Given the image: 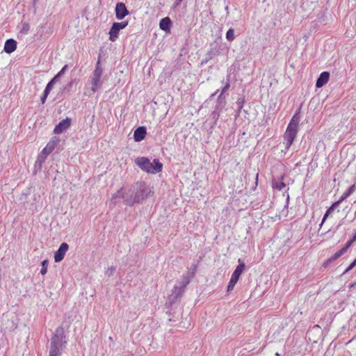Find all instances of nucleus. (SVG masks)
<instances>
[{"mask_svg": "<svg viewBox=\"0 0 356 356\" xmlns=\"http://www.w3.org/2000/svg\"><path fill=\"white\" fill-rule=\"evenodd\" d=\"M56 79V76H54L47 85L45 89H44V92H46V94H49L50 91L52 89V86H53V83L54 82L55 79Z\"/></svg>", "mask_w": 356, "mask_h": 356, "instance_id": "6ab92c4d", "label": "nucleus"}, {"mask_svg": "<svg viewBox=\"0 0 356 356\" xmlns=\"http://www.w3.org/2000/svg\"><path fill=\"white\" fill-rule=\"evenodd\" d=\"M245 264H243V263L240 264L238 266H237V267L234 270V273L232 275V277H234V279H236L237 280H238L241 275L242 274V273L243 272V270L245 269Z\"/></svg>", "mask_w": 356, "mask_h": 356, "instance_id": "ddd939ff", "label": "nucleus"}, {"mask_svg": "<svg viewBox=\"0 0 356 356\" xmlns=\"http://www.w3.org/2000/svg\"><path fill=\"white\" fill-rule=\"evenodd\" d=\"M91 84H92V92H95L100 86V79L96 77H92L91 79Z\"/></svg>", "mask_w": 356, "mask_h": 356, "instance_id": "4468645a", "label": "nucleus"}, {"mask_svg": "<svg viewBox=\"0 0 356 356\" xmlns=\"http://www.w3.org/2000/svg\"><path fill=\"white\" fill-rule=\"evenodd\" d=\"M59 355V348L56 343H51L49 355L58 356Z\"/></svg>", "mask_w": 356, "mask_h": 356, "instance_id": "dca6fc26", "label": "nucleus"}, {"mask_svg": "<svg viewBox=\"0 0 356 356\" xmlns=\"http://www.w3.org/2000/svg\"><path fill=\"white\" fill-rule=\"evenodd\" d=\"M47 265H48V260L45 259L42 262V268L40 270V273L42 275H44L47 272Z\"/></svg>", "mask_w": 356, "mask_h": 356, "instance_id": "412c9836", "label": "nucleus"}, {"mask_svg": "<svg viewBox=\"0 0 356 356\" xmlns=\"http://www.w3.org/2000/svg\"><path fill=\"white\" fill-rule=\"evenodd\" d=\"M355 285H356V282L352 283V284L350 285V288H353V287H354Z\"/></svg>", "mask_w": 356, "mask_h": 356, "instance_id": "2f4dec72", "label": "nucleus"}, {"mask_svg": "<svg viewBox=\"0 0 356 356\" xmlns=\"http://www.w3.org/2000/svg\"><path fill=\"white\" fill-rule=\"evenodd\" d=\"M353 262L356 264V259L353 261Z\"/></svg>", "mask_w": 356, "mask_h": 356, "instance_id": "72a5a7b5", "label": "nucleus"}, {"mask_svg": "<svg viewBox=\"0 0 356 356\" xmlns=\"http://www.w3.org/2000/svg\"><path fill=\"white\" fill-rule=\"evenodd\" d=\"M244 99H240L237 101L236 104L238 105V114H239L243 107V104H244Z\"/></svg>", "mask_w": 356, "mask_h": 356, "instance_id": "b1692460", "label": "nucleus"}, {"mask_svg": "<svg viewBox=\"0 0 356 356\" xmlns=\"http://www.w3.org/2000/svg\"><path fill=\"white\" fill-rule=\"evenodd\" d=\"M299 124V118L298 114H296L293 116L284 134V140L285 144V147L286 149H289L291 145L293 144L297 133H298V127Z\"/></svg>", "mask_w": 356, "mask_h": 356, "instance_id": "f03ea898", "label": "nucleus"}, {"mask_svg": "<svg viewBox=\"0 0 356 356\" xmlns=\"http://www.w3.org/2000/svg\"><path fill=\"white\" fill-rule=\"evenodd\" d=\"M17 48V42L13 39H8L4 44V51L8 54L15 51Z\"/></svg>", "mask_w": 356, "mask_h": 356, "instance_id": "9b49d317", "label": "nucleus"}, {"mask_svg": "<svg viewBox=\"0 0 356 356\" xmlns=\"http://www.w3.org/2000/svg\"><path fill=\"white\" fill-rule=\"evenodd\" d=\"M230 87V84H229V82H227L225 86L223 87V88L222 89V92H221V94H223L224 92H225Z\"/></svg>", "mask_w": 356, "mask_h": 356, "instance_id": "a878e982", "label": "nucleus"}, {"mask_svg": "<svg viewBox=\"0 0 356 356\" xmlns=\"http://www.w3.org/2000/svg\"><path fill=\"white\" fill-rule=\"evenodd\" d=\"M102 74V71L101 68L99 67V62L98 61L97 63V66L95 67V70L93 72V77L101 79V76Z\"/></svg>", "mask_w": 356, "mask_h": 356, "instance_id": "f3484780", "label": "nucleus"}, {"mask_svg": "<svg viewBox=\"0 0 356 356\" xmlns=\"http://www.w3.org/2000/svg\"><path fill=\"white\" fill-rule=\"evenodd\" d=\"M172 22L170 19L168 17H165L159 22V27L161 30L165 31L166 33L170 32V25Z\"/></svg>", "mask_w": 356, "mask_h": 356, "instance_id": "f8f14e48", "label": "nucleus"}, {"mask_svg": "<svg viewBox=\"0 0 356 356\" xmlns=\"http://www.w3.org/2000/svg\"><path fill=\"white\" fill-rule=\"evenodd\" d=\"M353 262L356 264V259L353 261Z\"/></svg>", "mask_w": 356, "mask_h": 356, "instance_id": "473e14b6", "label": "nucleus"}, {"mask_svg": "<svg viewBox=\"0 0 356 356\" xmlns=\"http://www.w3.org/2000/svg\"><path fill=\"white\" fill-rule=\"evenodd\" d=\"M129 15V11L124 3H118L115 6V17L118 19H122Z\"/></svg>", "mask_w": 356, "mask_h": 356, "instance_id": "6e6552de", "label": "nucleus"}, {"mask_svg": "<svg viewBox=\"0 0 356 356\" xmlns=\"http://www.w3.org/2000/svg\"><path fill=\"white\" fill-rule=\"evenodd\" d=\"M226 38L229 41L234 40V31L233 29H229L226 33Z\"/></svg>", "mask_w": 356, "mask_h": 356, "instance_id": "aec40b11", "label": "nucleus"}, {"mask_svg": "<svg viewBox=\"0 0 356 356\" xmlns=\"http://www.w3.org/2000/svg\"><path fill=\"white\" fill-rule=\"evenodd\" d=\"M59 140L56 137H52L49 142L47 143L45 147H44L41 152L40 156L45 159L47 156L50 154L54 149H55L56 146L57 145Z\"/></svg>", "mask_w": 356, "mask_h": 356, "instance_id": "39448f33", "label": "nucleus"}, {"mask_svg": "<svg viewBox=\"0 0 356 356\" xmlns=\"http://www.w3.org/2000/svg\"><path fill=\"white\" fill-rule=\"evenodd\" d=\"M356 241V232H355V234H353V237L351 239H350L347 243H346V246L349 248L352 244Z\"/></svg>", "mask_w": 356, "mask_h": 356, "instance_id": "5701e85b", "label": "nucleus"}, {"mask_svg": "<svg viewBox=\"0 0 356 356\" xmlns=\"http://www.w3.org/2000/svg\"><path fill=\"white\" fill-rule=\"evenodd\" d=\"M274 187L279 191H282L286 187V184L283 181H280L276 183Z\"/></svg>", "mask_w": 356, "mask_h": 356, "instance_id": "4be33fe9", "label": "nucleus"}, {"mask_svg": "<svg viewBox=\"0 0 356 356\" xmlns=\"http://www.w3.org/2000/svg\"><path fill=\"white\" fill-rule=\"evenodd\" d=\"M29 26L27 24H24L23 26V29L25 30L26 31H27L29 30Z\"/></svg>", "mask_w": 356, "mask_h": 356, "instance_id": "7c9ffc66", "label": "nucleus"}, {"mask_svg": "<svg viewBox=\"0 0 356 356\" xmlns=\"http://www.w3.org/2000/svg\"><path fill=\"white\" fill-rule=\"evenodd\" d=\"M128 24V21L114 22L109 31V40L112 42H115L118 38L120 31L127 27Z\"/></svg>", "mask_w": 356, "mask_h": 356, "instance_id": "7ed1b4c3", "label": "nucleus"}, {"mask_svg": "<svg viewBox=\"0 0 356 356\" xmlns=\"http://www.w3.org/2000/svg\"><path fill=\"white\" fill-rule=\"evenodd\" d=\"M135 163L143 170L148 174H156L162 171L163 164L159 159H154L151 163L147 157H137Z\"/></svg>", "mask_w": 356, "mask_h": 356, "instance_id": "f257e3e1", "label": "nucleus"}, {"mask_svg": "<svg viewBox=\"0 0 356 356\" xmlns=\"http://www.w3.org/2000/svg\"><path fill=\"white\" fill-rule=\"evenodd\" d=\"M355 266H356V264L353 261V262L349 265V266L346 269V270L343 272V274L347 273L348 271H350V270H352V269H353Z\"/></svg>", "mask_w": 356, "mask_h": 356, "instance_id": "393cba45", "label": "nucleus"}, {"mask_svg": "<svg viewBox=\"0 0 356 356\" xmlns=\"http://www.w3.org/2000/svg\"><path fill=\"white\" fill-rule=\"evenodd\" d=\"M66 68H67V65H65V66L62 68V70H61L58 73V74H57L56 76V77L60 76L62 74H63V73H64V72H65V70H66Z\"/></svg>", "mask_w": 356, "mask_h": 356, "instance_id": "c85d7f7f", "label": "nucleus"}, {"mask_svg": "<svg viewBox=\"0 0 356 356\" xmlns=\"http://www.w3.org/2000/svg\"><path fill=\"white\" fill-rule=\"evenodd\" d=\"M237 282L238 280L236 279H234V277H231V279L227 286V291H232Z\"/></svg>", "mask_w": 356, "mask_h": 356, "instance_id": "a211bd4d", "label": "nucleus"}, {"mask_svg": "<svg viewBox=\"0 0 356 356\" xmlns=\"http://www.w3.org/2000/svg\"><path fill=\"white\" fill-rule=\"evenodd\" d=\"M330 79V73L328 72H323L319 77L318 78L316 83V87L318 88H320L323 87L324 85H325Z\"/></svg>", "mask_w": 356, "mask_h": 356, "instance_id": "9d476101", "label": "nucleus"}, {"mask_svg": "<svg viewBox=\"0 0 356 356\" xmlns=\"http://www.w3.org/2000/svg\"><path fill=\"white\" fill-rule=\"evenodd\" d=\"M71 122L72 120L70 118H66L65 119L63 120L58 123V124L55 127L54 133L56 134H60L63 133L70 127L71 125Z\"/></svg>", "mask_w": 356, "mask_h": 356, "instance_id": "0eeeda50", "label": "nucleus"}, {"mask_svg": "<svg viewBox=\"0 0 356 356\" xmlns=\"http://www.w3.org/2000/svg\"><path fill=\"white\" fill-rule=\"evenodd\" d=\"M48 95H49L46 94V92H43V95H42V96L41 97V102H42V104L45 103L46 99H47Z\"/></svg>", "mask_w": 356, "mask_h": 356, "instance_id": "bb28decb", "label": "nucleus"}, {"mask_svg": "<svg viewBox=\"0 0 356 356\" xmlns=\"http://www.w3.org/2000/svg\"><path fill=\"white\" fill-rule=\"evenodd\" d=\"M348 249V248L346 246H345L344 248H341L340 250L336 252L331 257V260H333V261H334L335 260L339 259L340 257H341L343 254H345L347 252Z\"/></svg>", "mask_w": 356, "mask_h": 356, "instance_id": "2eb2a0df", "label": "nucleus"}, {"mask_svg": "<svg viewBox=\"0 0 356 356\" xmlns=\"http://www.w3.org/2000/svg\"><path fill=\"white\" fill-rule=\"evenodd\" d=\"M69 249V245L67 243H62L58 249L57 251H56L54 254V261L55 262H60L61 261L67 252V251Z\"/></svg>", "mask_w": 356, "mask_h": 356, "instance_id": "423d86ee", "label": "nucleus"}, {"mask_svg": "<svg viewBox=\"0 0 356 356\" xmlns=\"http://www.w3.org/2000/svg\"><path fill=\"white\" fill-rule=\"evenodd\" d=\"M354 187V186H353L352 187H350L348 191L345 192L343 193V195L340 197V199L337 201H336L335 202H334L331 207H330L328 208V209L326 211L325 213L324 214V216L323 218V220H322V222L321 223V226L323 225V224L325 222L327 218L328 217V216L337 208V207L345 199H346L350 195V193H352V189Z\"/></svg>", "mask_w": 356, "mask_h": 356, "instance_id": "20e7f679", "label": "nucleus"}, {"mask_svg": "<svg viewBox=\"0 0 356 356\" xmlns=\"http://www.w3.org/2000/svg\"><path fill=\"white\" fill-rule=\"evenodd\" d=\"M333 262V260H331V257L329 258L328 259H327L324 263H323V266L325 268H327L331 263Z\"/></svg>", "mask_w": 356, "mask_h": 356, "instance_id": "cd10ccee", "label": "nucleus"}, {"mask_svg": "<svg viewBox=\"0 0 356 356\" xmlns=\"http://www.w3.org/2000/svg\"><path fill=\"white\" fill-rule=\"evenodd\" d=\"M183 0H175V3H174V6L175 7H177L178 6H179V4L181 3V2Z\"/></svg>", "mask_w": 356, "mask_h": 356, "instance_id": "c756f323", "label": "nucleus"}, {"mask_svg": "<svg viewBox=\"0 0 356 356\" xmlns=\"http://www.w3.org/2000/svg\"><path fill=\"white\" fill-rule=\"evenodd\" d=\"M147 132L145 127H138L134 133V138L136 142L143 140L146 136Z\"/></svg>", "mask_w": 356, "mask_h": 356, "instance_id": "1a4fd4ad", "label": "nucleus"}]
</instances>
